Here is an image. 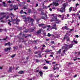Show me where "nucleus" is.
Segmentation results:
<instances>
[{"label":"nucleus","mask_w":80,"mask_h":80,"mask_svg":"<svg viewBox=\"0 0 80 80\" xmlns=\"http://www.w3.org/2000/svg\"><path fill=\"white\" fill-rule=\"evenodd\" d=\"M52 15L53 17H54L55 21L56 23L58 24L59 23H60V22H61V20L57 19V16H54V14H52Z\"/></svg>","instance_id":"obj_1"},{"label":"nucleus","mask_w":80,"mask_h":80,"mask_svg":"<svg viewBox=\"0 0 80 80\" xmlns=\"http://www.w3.org/2000/svg\"><path fill=\"white\" fill-rule=\"evenodd\" d=\"M65 46L64 47L67 48L69 49L70 48H72L73 47V44H71L70 45H68V44H65Z\"/></svg>","instance_id":"obj_2"},{"label":"nucleus","mask_w":80,"mask_h":80,"mask_svg":"<svg viewBox=\"0 0 80 80\" xmlns=\"http://www.w3.org/2000/svg\"><path fill=\"white\" fill-rule=\"evenodd\" d=\"M66 7V5H63V7H62L61 10H60V11L61 12H65V8Z\"/></svg>","instance_id":"obj_3"},{"label":"nucleus","mask_w":80,"mask_h":80,"mask_svg":"<svg viewBox=\"0 0 80 80\" xmlns=\"http://www.w3.org/2000/svg\"><path fill=\"white\" fill-rule=\"evenodd\" d=\"M65 38H66L67 42H69L70 41V38H69L68 36L67 35V34L65 35L64 37L63 38V40H65Z\"/></svg>","instance_id":"obj_4"},{"label":"nucleus","mask_w":80,"mask_h":80,"mask_svg":"<svg viewBox=\"0 0 80 80\" xmlns=\"http://www.w3.org/2000/svg\"><path fill=\"white\" fill-rule=\"evenodd\" d=\"M13 9H14L15 11H16V10L18 9V6L17 5H14L12 6Z\"/></svg>","instance_id":"obj_5"},{"label":"nucleus","mask_w":80,"mask_h":80,"mask_svg":"<svg viewBox=\"0 0 80 80\" xmlns=\"http://www.w3.org/2000/svg\"><path fill=\"white\" fill-rule=\"evenodd\" d=\"M52 5L53 6H54V5H55V7H57V6H58V5H59V4L58 2H52Z\"/></svg>","instance_id":"obj_6"},{"label":"nucleus","mask_w":80,"mask_h":80,"mask_svg":"<svg viewBox=\"0 0 80 80\" xmlns=\"http://www.w3.org/2000/svg\"><path fill=\"white\" fill-rule=\"evenodd\" d=\"M27 19H28V21H30L29 20H30V22H32V23L34 22V20L32 18H30V17H28L27 18Z\"/></svg>","instance_id":"obj_7"},{"label":"nucleus","mask_w":80,"mask_h":80,"mask_svg":"<svg viewBox=\"0 0 80 80\" xmlns=\"http://www.w3.org/2000/svg\"><path fill=\"white\" fill-rule=\"evenodd\" d=\"M52 29H55L56 30H57V25L56 24L53 25L52 27Z\"/></svg>","instance_id":"obj_8"},{"label":"nucleus","mask_w":80,"mask_h":80,"mask_svg":"<svg viewBox=\"0 0 80 80\" xmlns=\"http://www.w3.org/2000/svg\"><path fill=\"white\" fill-rule=\"evenodd\" d=\"M11 50V48L10 47L9 48H5L4 50L5 52H7L8 50Z\"/></svg>","instance_id":"obj_9"},{"label":"nucleus","mask_w":80,"mask_h":80,"mask_svg":"<svg viewBox=\"0 0 80 80\" xmlns=\"http://www.w3.org/2000/svg\"><path fill=\"white\" fill-rule=\"evenodd\" d=\"M50 51H52V50H49L48 48L44 51L45 52H46V53H48V52H50Z\"/></svg>","instance_id":"obj_10"},{"label":"nucleus","mask_w":80,"mask_h":80,"mask_svg":"<svg viewBox=\"0 0 80 80\" xmlns=\"http://www.w3.org/2000/svg\"><path fill=\"white\" fill-rule=\"evenodd\" d=\"M41 32H42V29H40L39 30L37 31L36 33L37 34H40V33H41Z\"/></svg>","instance_id":"obj_11"},{"label":"nucleus","mask_w":80,"mask_h":80,"mask_svg":"<svg viewBox=\"0 0 80 80\" xmlns=\"http://www.w3.org/2000/svg\"><path fill=\"white\" fill-rule=\"evenodd\" d=\"M62 50L61 49H60L57 52V54H59V55H60L61 54V53H62V52H61Z\"/></svg>","instance_id":"obj_12"},{"label":"nucleus","mask_w":80,"mask_h":80,"mask_svg":"<svg viewBox=\"0 0 80 80\" xmlns=\"http://www.w3.org/2000/svg\"><path fill=\"white\" fill-rule=\"evenodd\" d=\"M24 73V71H20L18 72V73L19 74H23Z\"/></svg>","instance_id":"obj_13"},{"label":"nucleus","mask_w":80,"mask_h":80,"mask_svg":"<svg viewBox=\"0 0 80 80\" xmlns=\"http://www.w3.org/2000/svg\"><path fill=\"white\" fill-rule=\"evenodd\" d=\"M12 71V67H10L9 70H8V72H11Z\"/></svg>","instance_id":"obj_14"},{"label":"nucleus","mask_w":80,"mask_h":80,"mask_svg":"<svg viewBox=\"0 0 80 80\" xmlns=\"http://www.w3.org/2000/svg\"><path fill=\"white\" fill-rule=\"evenodd\" d=\"M12 21H16V22H20V20L19 19H17V18H16L15 19H13Z\"/></svg>","instance_id":"obj_15"},{"label":"nucleus","mask_w":80,"mask_h":80,"mask_svg":"<svg viewBox=\"0 0 80 80\" xmlns=\"http://www.w3.org/2000/svg\"><path fill=\"white\" fill-rule=\"evenodd\" d=\"M43 69L44 70H47V69H48V67L46 66H44L43 67Z\"/></svg>","instance_id":"obj_16"},{"label":"nucleus","mask_w":80,"mask_h":80,"mask_svg":"<svg viewBox=\"0 0 80 80\" xmlns=\"http://www.w3.org/2000/svg\"><path fill=\"white\" fill-rule=\"evenodd\" d=\"M5 46H7V45H8V46H9L10 45V42H8L7 43H6L5 44Z\"/></svg>","instance_id":"obj_17"},{"label":"nucleus","mask_w":80,"mask_h":80,"mask_svg":"<svg viewBox=\"0 0 80 80\" xmlns=\"http://www.w3.org/2000/svg\"><path fill=\"white\" fill-rule=\"evenodd\" d=\"M45 25L44 24H38V26L39 27H42V26H43V25Z\"/></svg>","instance_id":"obj_18"},{"label":"nucleus","mask_w":80,"mask_h":80,"mask_svg":"<svg viewBox=\"0 0 80 80\" xmlns=\"http://www.w3.org/2000/svg\"><path fill=\"white\" fill-rule=\"evenodd\" d=\"M54 18H52V19H51L50 20V22H53V21H55V18L54 17Z\"/></svg>","instance_id":"obj_19"},{"label":"nucleus","mask_w":80,"mask_h":80,"mask_svg":"<svg viewBox=\"0 0 80 80\" xmlns=\"http://www.w3.org/2000/svg\"><path fill=\"white\" fill-rule=\"evenodd\" d=\"M39 73L40 74V76H42V75H43V72H42V71H40L39 72Z\"/></svg>","instance_id":"obj_20"},{"label":"nucleus","mask_w":80,"mask_h":80,"mask_svg":"<svg viewBox=\"0 0 80 80\" xmlns=\"http://www.w3.org/2000/svg\"><path fill=\"white\" fill-rule=\"evenodd\" d=\"M64 28L65 29V30H68L70 29L69 28H67V26H65L64 27Z\"/></svg>","instance_id":"obj_21"},{"label":"nucleus","mask_w":80,"mask_h":80,"mask_svg":"<svg viewBox=\"0 0 80 80\" xmlns=\"http://www.w3.org/2000/svg\"><path fill=\"white\" fill-rule=\"evenodd\" d=\"M21 17L23 18V19H25L26 18V16L25 15L21 16Z\"/></svg>","instance_id":"obj_22"},{"label":"nucleus","mask_w":80,"mask_h":80,"mask_svg":"<svg viewBox=\"0 0 80 80\" xmlns=\"http://www.w3.org/2000/svg\"><path fill=\"white\" fill-rule=\"evenodd\" d=\"M5 17H6V15H4L0 18V20L3 19V18H5Z\"/></svg>","instance_id":"obj_23"},{"label":"nucleus","mask_w":80,"mask_h":80,"mask_svg":"<svg viewBox=\"0 0 80 80\" xmlns=\"http://www.w3.org/2000/svg\"><path fill=\"white\" fill-rule=\"evenodd\" d=\"M42 53V52H41V51H39L38 52H37V51H36L34 52V53L35 54H37V53Z\"/></svg>","instance_id":"obj_24"},{"label":"nucleus","mask_w":80,"mask_h":80,"mask_svg":"<svg viewBox=\"0 0 80 80\" xmlns=\"http://www.w3.org/2000/svg\"><path fill=\"white\" fill-rule=\"evenodd\" d=\"M35 60L36 61L37 63H38L40 62V61L38 59H36Z\"/></svg>","instance_id":"obj_25"},{"label":"nucleus","mask_w":80,"mask_h":80,"mask_svg":"<svg viewBox=\"0 0 80 80\" xmlns=\"http://www.w3.org/2000/svg\"><path fill=\"white\" fill-rule=\"evenodd\" d=\"M31 11H32V10L30 9H29L28 10V12L29 13H30V12H31Z\"/></svg>","instance_id":"obj_26"},{"label":"nucleus","mask_w":80,"mask_h":80,"mask_svg":"<svg viewBox=\"0 0 80 80\" xmlns=\"http://www.w3.org/2000/svg\"><path fill=\"white\" fill-rule=\"evenodd\" d=\"M16 55V54H15L11 56V58H13V57H15V56Z\"/></svg>","instance_id":"obj_27"},{"label":"nucleus","mask_w":80,"mask_h":80,"mask_svg":"<svg viewBox=\"0 0 80 80\" xmlns=\"http://www.w3.org/2000/svg\"><path fill=\"white\" fill-rule=\"evenodd\" d=\"M45 61L46 62V63H50V61H47L45 60Z\"/></svg>","instance_id":"obj_28"},{"label":"nucleus","mask_w":80,"mask_h":80,"mask_svg":"<svg viewBox=\"0 0 80 80\" xmlns=\"http://www.w3.org/2000/svg\"><path fill=\"white\" fill-rule=\"evenodd\" d=\"M2 3L3 4V5H4V6L5 7H7V4H5V2H3Z\"/></svg>","instance_id":"obj_29"},{"label":"nucleus","mask_w":80,"mask_h":80,"mask_svg":"<svg viewBox=\"0 0 80 80\" xmlns=\"http://www.w3.org/2000/svg\"><path fill=\"white\" fill-rule=\"evenodd\" d=\"M72 7H70L69 8V12H72Z\"/></svg>","instance_id":"obj_30"},{"label":"nucleus","mask_w":80,"mask_h":80,"mask_svg":"<svg viewBox=\"0 0 80 80\" xmlns=\"http://www.w3.org/2000/svg\"><path fill=\"white\" fill-rule=\"evenodd\" d=\"M73 41L75 43H76V44H77L78 43V42L74 40H73Z\"/></svg>","instance_id":"obj_31"},{"label":"nucleus","mask_w":80,"mask_h":80,"mask_svg":"<svg viewBox=\"0 0 80 80\" xmlns=\"http://www.w3.org/2000/svg\"><path fill=\"white\" fill-rule=\"evenodd\" d=\"M48 37H50L51 36V34H50V33H48V35H47Z\"/></svg>","instance_id":"obj_32"},{"label":"nucleus","mask_w":80,"mask_h":80,"mask_svg":"<svg viewBox=\"0 0 80 80\" xmlns=\"http://www.w3.org/2000/svg\"><path fill=\"white\" fill-rule=\"evenodd\" d=\"M11 15L13 17H15V15H14V14H13V13H11Z\"/></svg>","instance_id":"obj_33"},{"label":"nucleus","mask_w":80,"mask_h":80,"mask_svg":"<svg viewBox=\"0 0 80 80\" xmlns=\"http://www.w3.org/2000/svg\"><path fill=\"white\" fill-rule=\"evenodd\" d=\"M72 64H74V63H73V62L71 63V62H70L68 63L69 65H72Z\"/></svg>","instance_id":"obj_34"},{"label":"nucleus","mask_w":80,"mask_h":80,"mask_svg":"<svg viewBox=\"0 0 80 80\" xmlns=\"http://www.w3.org/2000/svg\"><path fill=\"white\" fill-rule=\"evenodd\" d=\"M18 47L17 46H16V47H13V48L14 49V50H16V49H17Z\"/></svg>","instance_id":"obj_35"},{"label":"nucleus","mask_w":80,"mask_h":80,"mask_svg":"<svg viewBox=\"0 0 80 80\" xmlns=\"http://www.w3.org/2000/svg\"><path fill=\"white\" fill-rule=\"evenodd\" d=\"M41 18L42 19H45V17L42 16Z\"/></svg>","instance_id":"obj_36"},{"label":"nucleus","mask_w":80,"mask_h":80,"mask_svg":"<svg viewBox=\"0 0 80 80\" xmlns=\"http://www.w3.org/2000/svg\"><path fill=\"white\" fill-rule=\"evenodd\" d=\"M20 13L21 14H22V13H23V10H21V11H20Z\"/></svg>","instance_id":"obj_37"},{"label":"nucleus","mask_w":80,"mask_h":80,"mask_svg":"<svg viewBox=\"0 0 80 80\" xmlns=\"http://www.w3.org/2000/svg\"><path fill=\"white\" fill-rule=\"evenodd\" d=\"M8 21H9V22H8V24L10 23V22H12V21H11L10 20H9V19H8Z\"/></svg>","instance_id":"obj_38"},{"label":"nucleus","mask_w":80,"mask_h":80,"mask_svg":"<svg viewBox=\"0 0 80 80\" xmlns=\"http://www.w3.org/2000/svg\"><path fill=\"white\" fill-rule=\"evenodd\" d=\"M19 48H22V44L20 45L19 46Z\"/></svg>","instance_id":"obj_39"},{"label":"nucleus","mask_w":80,"mask_h":80,"mask_svg":"<svg viewBox=\"0 0 80 80\" xmlns=\"http://www.w3.org/2000/svg\"><path fill=\"white\" fill-rule=\"evenodd\" d=\"M42 28L43 29H44L45 28H47V26H45L44 27H42Z\"/></svg>","instance_id":"obj_40"},{"label":"nucleus","mask_w":80,"mask_h":80,"mask_svg":"<svg viewBox=\"0 0 80 80\" xmlns=\"http://www.w3.org/2000/svg\"><path fill=\"white\" fill-rule=\"evenodd\" d=\"M7 38H8V37H7V36L6 38H4L3 39V40H6L7 39Z\"/></svg>","instance_id":"obj_41"},{"label":"nucleus","mask_w":80,"mask_h":80,"mask_svg":"<svg viewBox=\"0 0 80 80\" xmlns=\"http://www.w3.org/2000/svg\"><path fill=\"white\" fill-rule=\"evenodd\" d=\"M49 76H50V77H51V78L53 77V74L49 75Z\"/></svg>","instance_id":"obj_42"},{"label":"nucleus","mask_w":80,"mask_h":80,"mask_svg":"<svg viewBox=\"0 0 80 80\" xmlns=\"http://www.w3.org/2000/svg\"><path fill=\"white\" fill-rule=\"evenodd\" d=\"M65 52H66V51L65 50H64L62 51V53H65Z\"/></svg>","instance_id":"obj_43"},{"label":"nucleus","mask_w":80,"mask_h":80,"mask_svg":"<svg viewBox=\"0 0 80 80\" xmlns=\"http://www.w3.org/2000/svg\"><path fill=\"white\" fill-rule=\"evenodd\" d=\"M54 41H51V44H54Z\"/></svg>","instance_id":"obj_44"},{"label":"nucleus","mask_w":80,"mask_h":80,"mask_svg":"<svg viewBox=\"0 0 80 80\" xmlns=\"http://www.w3.org/2000/svg\"><path fill=\"white\" fill-rule=\"evenodd\" d=\"M65 49H64V50H65L66 51H67L68 50V48H66V47H65Z\"/></svg>","instance_id":"obj_45"},{"label":"nucleus","mask_w":80,"mask_h":80,"mask_svg":"<svg viewBox=\"0 0 80 80\" xmlns=\"http://www.w3.org/2000/svg\"><path fill=\"white\" fill-rule=\"evenodd\" d=\"M8 3H12V2H11V1H8Z\"/></svg>","instance_id":"obj_46"},{"label":"nucleus","mask_w":80,"mask_h":80,"mask_svg":"<svg viewBox=\"0 0 80 80\" xmlns=\"http://www.w3.org/2000/svg\"><path fill=\"white\" fill-rule=\"evenodd\" d=\"M38 55H39V57H42V55H41V53H39L38 54Z\"/></svg>","instance_id":"obj_47"},{"label":"nucleus","mask_w":80,"mask_h":80,"mask_svg":"<svg viewBox=\"0 0 80 80\" xmlns=\"http://www.w3.org/2000/svg\"><path fill=\"white\" fill-rule=\"evenodd\" d=\"M70 29V31H69V32H72V31L73 30V29Z\"/></svg>","instance_id":"obj_48"},{"label":"nucleus","mask_w":80,"mask_h":80,"mask_svg":"<svg viewBox=\"0 0 80 80\" xmlns=\"http://www.w3.org/2000/svg\"><path fill=\"white\" fill-rule=\"evenodd\" d=\"M41 12L42 15H44V12H43V11H41Z\"/></svg>","instance_id":"obj_49"},{"label":"nucleus","mask_w":80,"mask_h":80,"mask_svg":"<svg viewBox=\"0 0 80 80\" xmlns=\"http://www.w3.org/2000/svg\"><path fill=\"white\" fill-rule=\"evenodd\" d=\"M23 9H24V10H25V9H27V7H23Z\"/></svg>","instance_id":"obj_50"},{"label":"nucleus","mask_w":80,"mask_h":80,"mask_svg":"<svg viewBox=\"0 0 80 80\" xmlns=\"http://www.w3.org/2000/svg\"><path fill=\"white\" fill-rule=\"evenodd\" d=\"M38 72H39V69H38V70H37L36 71V73H38Z\"/></svg>","instance_id":"obj_51"},{"label":"nucleus","mask_w":80,"mask_h":80,"mask_svg":"<svg viewBox=\"0 0 80 80\" xmlns=\"http://www.w3.org/2000/svg\"><path fill=\"white\" fill-rule=\"evenodd\" d=\"M8 18H9V16H8L6 18V20L8 19Z\"/></svg>","instance_id":"obj_52"},{"label":"nucleus","mask_w":80,"mask_h":80,"mask_svg":"<svg viewBox=\"0 0 80 80\" xmlns=\"http://www.w3.org/2000/svg\"><path fill=\"white\" fill-rule=\"evenodd\" d=\"M25 34L23 33V34H22V37H25Z\"/></svg>","instance_id":"obj_53"},{"label":"nucleus","mask_w":80,"mask_h":80,"mask_svg":"<svg viewBox=\"0 0 80 80\" xmlns=\"http://www.w3.org/2000/svg\"><path fill=\"white\" fill-rule=\"evenodd\" d=\"M56 8H55V7H53L52 8V10H55L56 9Z\"/></svg>","instance_id":"obj_54"},{"label":"nucleus","mask_w":80,"mask_h":80,"mask_svg":"<svg viewBox=\"0 0 80 80\" xmlns=\"http://www.w3.org/2000/svg\"><path fill=\"white\" fill-rule=\"evenodd\" d=\"M28 57L26 58V60H27V61H28Z\"/></svg>","instance_id":"obj_55"},{"label":"nucleus","mask_w":80,"mask_h":80,"mask_svg":"<svg viewBox=\"0 0 80 80\" xmlns=\"http://www.w3.org/2000/svg\"><path fill=\"white\" fill-rule=\"evenodd\" d=\"M8 25H9V26H11L12 25V23H10V22H9V23H8Z\"/></svg>","instance_id":"obj_56"},{"label":"nucleus","mask_w":80,"mask_h":80,"mask_svg":"<svg viewBox=\"0 0 80 80\" xmlns=\"http://www.w3.org/2000/svg\"><path fill=\"white\" fill-rule=\"evenodd\" d=\"M56 69H58V70H59V68L58 67H56Z\"/></svg>","instance_id":"obj_57"},{"label":"nucleus","mask_w":80,"mask_h":80,"mask_svg":"<svg viewBox=\"0 0 80 80\" xmlns=\"http://www.w3.org/2000/svg\"><path fill=\"white\" fill-rule=\"evenodd\" d=\"M79 5V4L78 3H77V4H76V6L77 7V6H78Z\"/></svg>","instance_id":"obj_58"},{"label":"nucleus","mask_w":80,"mask_h":80,"mask_svg":"<svg viewBox=\"0 0 80 80\" xmlns=\"http://www.w3.org/2000/svg\"><path fill=\"white\" fill-rule=\"evenodd\" d=\"M62 30H65V27H62Z\"/></svg>","instance_id":"obj_59"},{"label":"nucleus","mask_w":80,"mask_h":80,"mask_svg":"<svg viewBox=\"0 0 80 80\" xmlns=\"http://www.w3.org/2000/svg\"><path fill=\"white\" fill-rule=\"evenodd\" d=\"M28 62V61H26L24 62L23 63H27Z\"/></svg>","instance_id":"obj_60"},{"label":"nucleus","mask_w":80,"mask_h":80,"mask_svg":"<svg viewBox=\"0 0 80 80\" xmlns=\"http://www.w3.org/2000/svg\"><path fill=\"white\" fill-rule=\"evenodd\" d=\"M13 10V8H11L10 9V10H11V11Z\"/></svg>","instance_id":"obj_61"},{"label":"nucleus","mask_w":80,"mask_h":80,"mask_svg":"<svg viewBox=\"0 0 80 80\" xmlns=\"http://www.w3.org/2000/svg\"><path fill=\"white\" fill-rule=\"evenodd\" d=\"M10 7H13V4H11L10 5Z\"/></svg>","instance_id":"obj_62"},{"label":"nucleus","mask_w":80,"mask_h":80,"mask_svg":"<svg viewBox=\"0 0 80 80\" xmlns=\"http://www.w3.org/2000/svg\"><path fill=\"white\" fill-rule=\"evenodd\" d=\"M49 40V39H46V41H48Z\"/></svg>","instance_id":"obj_63"},{"label":"nucleus","mask_w":80,"mask_h":80,"mask_svg":"<svg viewBox=\"0 0 80 80\" xmlns=\"http://www.w3.org/2000/svg\"><path fill=\"white\" fill-rule=\"evenodd\" d=\"M49 57H53V55H50L49 56Z\"/></svg>","instance_id":"obj_64"}]
</instances>
